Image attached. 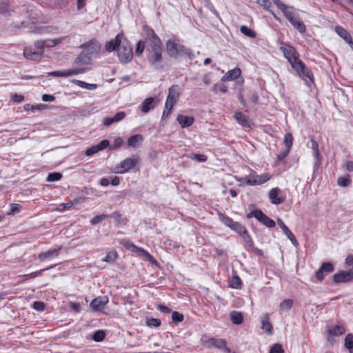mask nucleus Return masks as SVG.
<instances>
[{"instance_id":"obj_31","label":"nucleus","mask_w":353,"mask_h":353,"mask_svg":"<svg viewBox=\"0 0 353 353\" xmlns=\"http://www.w3.org/2000/svg\"><path fill=\"white\" fill-rule=\"evenodd\" d=\"M72 82L75 84V85H79V87L82 88H85V89H88V90H94L97 88V84H94V83H88L85 81H80V80H77V79H72Z\"/></svg>"},{"instance_id":"obj_63","label":"nucleus","mask_w":353,"mask_h":353,"mask_svg":"<svg viewBox=\"0 0 353 353\" xmlns=\"http://www.w3.org/2000/svg\"><path fill=\"white\" fill-rule=\"evenodd\" d=\"M121 243L127 249H131V248L137 249V247L134 243L130 242L129 240L123 239Z\"/></svg>"},{"instance_id":"obj_7","label":"nucleus","mask_w":353,"mask_h":353,"mask_svg":"<svg viewBox=\"0 0 353 353\" xmlns=\"http://www.w3.org/2000/svg\"><path fill=\"white\" fill-rule=\"evenodd\" d=\"M139 161V157L133 155L131 157L126 158L122 161L116 168L117 172L122 174L134 168Z\"/></svg>"},{"instance_id":"obj_37","label":"nucleus","mask_w":353,"mask_h":353,"mask_svg":"<svg viewBox=\"0 0 353 353\" xmlns=\"http://www.w3.org/2000/svg\"><path fill=\"white\" fill-rule=\"evenodd\" d=\"M219 219L226 226H228L230 229H231V227H232V225H234V223L235 222V221H234V220L232 218L229 217L228 216H227L226 214H223V213H219Z\"/></svg>"},{"instance_id":"obj_35","label":"nucleus","mask_w":353,"mask_h":353,"mask_svg":"<svg viewBox=\"0 0 353 353\" xmlns=\"http://www.w3.org/2000/svg\"><path fill=\"white\" fill-rule=\"evenodd\" d=\"M143 140V136L141 134H135L130 137L128 139V145L130 147L135 148L137 143Z\"/></svg>"},{"instance_id":"obj_14","label":"nucleus","mask_w":353,"mask_h":353,"mask_svg":"<svg viewBox=\"0 0 353 353\" xmlns=\"http://www.w3.org/2000/svg\"><path fill=\"white\" fill-rule=\"evenodd\" d=\"M109 299L108 296H100L94 299L90 302V307L93 311H100L104 309Z\"/></svg>"},{"instance_id":"obj_64","label":"nucleus","mask_w":353,"mask_h":353,"mask_svg":"<svg viewBox=\"0 0 353 353\" xmlns=\"http://www.w3.org/2000/svg\"><path fill=\"white\" fill-rule=\"evenodd\" d=\"M290 151V150L289 149H285V150L279 152V154H277L276 159L278 161H282L288 155Z\"/></svg>"},{"instance_id":"obj_13","label":"nucleus","mask_w":353,"mask_h":353,"mask_svg":"<svg viewBox=\"0 0 353 353\" xmlns=\"http://www.w3.org/2000/svg\"><path fill=\"white\" fill-rule=\"evenodd\" d=\"M334 265L330 262H323L316 272L315 276L318 281L321 282L325 278V274H329L334 271Z\"/></svg>"},{"instance_id":"obj_1","label":"nucleus","mask_w":353,"mask_h":353,"mask_svg":"<svg viewBox=\"0 0 353 353\" xmlns=\"http://www.w3.org/2000/svg\"><path fill=\"white\" fill-rule=\"evenodd\" d=\"M272 1L281 10L285 17L289 21L294 29L300 34H304L306 32V26L301 20L299 14L296 12L294 7L286 6L280 0H272Z\"/></svg>"},{"instance_id":"obj_21","label":"nucleus","mask_w":353,"mask_h":353,"mask_svg":"<svg viewBox=\"0 0 353 353\" xmlns=\"http://www.w3.org/2000/svg\"><path fill=\"white\" fill-rule=\"evenodd\" d=\"M234 118L243 127L251 128V122L248 117L241 112H235Z\"/></svg>"},{"instance_id":"obj_61","label":"nucleus","mask_w":353,"mask_h":353,"mask_svg":"<svg viewBox=\"0 0 353 353\" xmlns=\"http://www.w3.org/2000/svg\"><path fill=\"white\" fill-rule=\"evenodd\" d=\"M256 3L265 9H268L272 6L270 0H256Z\"/></svg>"},{"instance_id":"obj_32","label":"nucleus","mask_w":353,"mask_h":353,"mask_svg":"<svg viewBox=\"0 0 353 353\" xmlns=\"http://www.w3.org/2000/svg\"><path fill=\"white\" fill-rule=\"evenodd\" d=\"M47 105L46 104L40 103L37 105H32L30 103L25 104L23 108L26 111L34 112L36 110H42L46 109Z\"/></svg>"},{"instance_id":"obj_24","label":"nucleus","mask_w":353,"mask_h":353,"mask_svg":"<svg viewBox=\"0 0 353 353\" xmlns=\"http://www.w3.org/2000/svg\"><path fill=\"white\" fill-rule=\"evenodd\" d=\"M261 223L263 224L266 227L269 228H274L275 226V222L273 219H270L265 214H264L261 210L260 214H259V218L257 219Z\"/></svg>"},{"instance_id":"obj_52","label":"nucleus","mask_w":353,"mask_h":353,"mask_svg":"<svg viewBox=\"0 0 353 353\" xmlns=\"http://www.w3.org/2000/svg\"><path fill=\"white\" fill-rule=\"evenodd\" d=\"M245 229V226L239 222H234L231 230L235 231L236 233L240 234Z\"/></svg>"},{"instance_id":"obj_59","label":"nucleus","mask_w":353,"mask_h":353,"mask_svg":"<svg viewBox=\"0 0 353 353\" xmlns=\"http://www.w3.org/2000/svg\"><path fill=\"white\" fill-rule=\"evenodd\" d=\"M44 43L43 40H38L34 43V46L37 49V51H41L42 55L44 53V48H46Z\"/></svg>"},{"instance_id":"obj_8","label":"nucleus","mask_w":353,"mask_h":353,"mask_svg":"<svg viewBox=\"0 0 353 353\" xmlns=\"http://www.w3.org/2000/svg\"><path fill=\"white\" fill-rule=\"evenodd\" d=\"M280 50L283 53L284 57L290 62L292 67L301 61V59H299V54L294 47L288 46L287 47H281Z\"/></svg>"},{"instance_id":"obj_42","label":"nucleus","mask_w":353,"mask_h":353,"mask_svg":"<svg viewBox=\"0 0 353 353\" xmlns=\"http://www.w3.org/2000/svg\"><path fill=\"white\" fill-rule=\"evenodd\" d=\"M240 31L244 35L252 39L255 38L256 35V32L254 30L249 28L246 26H241L240 28Z\"/></svg>"},{"instance_id":"obj_26","label":"nucleus","mask_w":353,"mask_h":353,"mask_svg":"<svg viewBox=\"0 0 353 353\" xmlns=\"http://www.w3.org/2000/svg\"><path fill=\"white\" fill-rule=\"evenodd\" d=\"M82 47L88 50L90 53H93L94 52H97L100 48V45L99 42L97 40H90V41L85 43Z\"/></svg>"},{"instance_id":"obj_40","label":"nucleus","mask_w":353,"mask_h":353,"mask_svg":"<svg viewBox=\"0 0 353 353\" xmlns=\"http://www.w3.org/2000/svg\"><path fill=\"white\" fill-rule=\"evenodd\" d=\"M55 266H56V265H53L47 268L40 270L39 271H36V272H32L30 274H25V275H23V277H25L26 279H34L37 276H41L44 271L52 269V268H54Z\"/></svg>"},{"instance_id":"obj_22","label":"nucleus","mask_w":353,"mask_h":353,"mask_svg":"<svg viewBox=\"0 0 353 353\" xmlns=\"http://www.w3.org/2000/svg\"><path fill=\"white\" fill-rule=\"evenodd\" d=\"M176 121L180 124L181 127L184 128L191 126L194 123V119L192 117L179 114L177 116Z\"/></svg>"},{"instance_id":"obj_23","label":"nucleus","mask_w":353,"mask_h":353,"mask_svg":"<svg viewBox=\"0 0 353 353\" xmlns=\"http://www.w3.org/2000/svg\"><path fill=\"white\" fill-rule=\"evenodd\" d=\"M155 100L153 97L145 99L141 103V112L147 113L155 108Z\"/></svg>"},{"instance_id":"obj_2","label":"nucleus","mask_w":353,"mask_h":353,"mask_svg":"<svg viewBox=\"0 0 353 353\" xmlns=\"http://www.w3.org/2000/svg\"><path fill=\"white\" fill-rule=\"evenodd\" d=\"M163 50L162 43H154L152 46L146 47L148 61L153 69L158 71H162L165 68Z\"/></svg>"},{"instance_id":"obj_16","label":"nucleus","mask_w":353,"mask_h":353,"mask_svg":"<svg viewBox=\"0 0 353 353\" xmlns=\"http://www.w3.org/2000/svg\"><path fill=\"white\" fill-rule=\"evenodd\" d=\"M281 190L279 188H274L269 192L268 196L271 203L274 205H280L285 201L284 196H279Z\"/></svg>"},{"instance_id":"obj_39","label":"nucleus","mask_w":353,"mask_h":353,"mask_svg":"<svg viewBox=\"0 0 353 353\" xmlns=\"http://www.w3.org/2000/svg\"><path fill=\"white\" fill-rule=\"evenodd\" d=\"M243 283L241 279L238 275L233 276L230 282V288L234 289H241L242 288Z\"/></svg>"},{"instance_id":"obj_20","label":"nucleus","mask_w":353,"mask_h":353,"mask_svg":"<svg viewBox=\"0 0 353 353\" xmlns=\"http://www.w3.org/2000/svg\"><path fill=\"white\" fill-rule=\"evenodd\" d=\"M23 55L30 60H37L42 57V52L33 50L31 47H26L23 50Z\"/></svg>"},{"instance_id":"obj_50","label":"nucleus","mask_w":353,"mask_h":353,"mask_svg":"<svg viewBox=\"0 0 353 353\" xmlns=\"http://www.w3.org/2000/svg\"><path fill=\"white\" fill-rule=\"evenodd\" d=\"M269 353H284V350L281 344L274 343L271 347Z\"/></svg>"},{"instance_id":"obj_36","label":"nucleus","mask_w":353,"mask_h":353,"mask_svg":"<svg viewBox=\"0 0 353 353\" xmlns=\"http://www.w3.org/2000/svg\"><path fill=\"white\" fill-rule=\"evenodd\" d=\"M328 332L330 335L340 336L345 334V329L341 325H335L332 328H330L328 330Z\"/></svg>"},{"instance_id":"obj_54","label":"nucleus","mask_w":353,"mask_h":353,"mask_svg":"<svg viewBox=\"0 0 353 353\" xmlns=\"http://www.w3.org/2000/svg\"><path fill=\"white\" fill-rule=\"evenodd\" d=\"M32 307L37 311L41 312L44 310L46 305L42 301H34L32 304Z\"/></svg>"},{"instance_id":"obj_38","label":"nucleus","mask_w":353,"mask_h":353,"mask_svg":"<svg viewBox=\"0 0 353 353\" xmlns=\"http://www.w3.org/2000/svg\"><path fill=\"white\" fill-rule=\"evenodd\" d=\"M345 347L350 353H353V334H347L345 338Z\"/></svg>"},{"instance_id":"obj_47","label":"nucleus","mask_w":353,"mask_h":353,"mask_svg":"<svg viewBox=\"0 0 353 353\" xmlns=\"http://www.w3.org/2000/svg\"><path fill=\"white\" fill-rule=\"evenodd\" d=\"M44 41V44L46 48H51L54 47L56 45L60 43L62 41V39H46Z\"/></svg>"},{"instance_id":"obj_25","label":"nucleus","mask_w":353,"mask_h":353,"mask_svg":"<svg viewBox=\"0 0 353 353\" xmlns=\"http://www.w3.org/2000/svg\"><path fill=\"white\" fill-rule=\"evenodd\" d=\"M261 321L262 323L261 328L268 334H272L273 327L269 321V315L267 313H265L261 316Z\"/></svg>"},{"instance_id":"obj_44","label":"nucleus","mask_w":353,"mask_h":353,"mask_svg":"<svg viewBox=\"0 0 353 353\" xmlns=\"http://www.w3.org/2000/svg\"><path fill=\"white\" fill-rule=\"evenodd\" d=\"M105 332L103 330H99L94 332L92 336V339L96 342H101L105 339Z\"/></svg>"},{"instance_id":"obj_27","label":"nucleus","mask_w":353,"mask_h":353,"mask_svg":"<svg viewBox=\"0 0 353 353\" xmlns=\"http://www.w3.org/2000/svg\"><path fill=\"white\" fill-rule=\"evenodd\" d=\"M241 71L239 68H234L229 70L223 77V81H232L236 79L241 75Z\"/></svg>"},{"instance_id":"obj_41","label":"nucleus","mask_w":353,"mask_h":353,"mask_svg":"<svg viewBox=\"0 0 353 353\" xmlns=\"http://www.w3.org/2000/svg\"><path fill=\"white\" fill-rule=\"evenodd\" d=\"M293 305V301L292 299H285L283 301H282L279 305V309L281 312L283 311H289Z\"/></svg>"},{"instance_id":"obj_58","label":"nucleus","mask_w":353,"mask_h":353,"mask_svg":"<svg viewBox=\"0 0 353 353\" xmlns=\"http://www.w3.org/2000/svg\"><path fill=\"white\" fill-rule=\"evenodd\" d=\"M351 183L350 178H338L337 183L342 187H346Z\"/></svg>"},{"instance_id":"obj_49","label":"nucleus","mask_w":353,"mask_h":353,"mask_svg":"<svg viewBox=\"0 0 353 353\" xmlns=\"http://www.w3.org/2000/svg\"><path fill=\"white\" fill-rule=\"evenodd\" d=\"M117 256L118 255L117 252H108L105 257L103 259V261L112 263L117 259Z\"/></svg>"},{"instance_id":"obj_19","label":"nucleus","mask_w":353,"mask_h":353,"mask_svg":"<svg viewBox=\"0 0 353 353\" xmlns=\"http://www.w3.org/2000/svg\"><path fill=\"white\" fill-rule=\"evenodd\" d=\"M278 224L279 227L282 229L283 233L287 236V237L290 240L292 243L295 245H299V242L297 241L295 236L294 234L290 230V229L288 228V226L284 223V222L279 219H278Z\"/></svg>"},{"instance_id":"obj_60","label":"nucleus","mask_w":353,"mask_h":353,"mask_svg":"<svg viewBox=\"0 0 353 353\" xmlns=\"http://www.w3.org/2000/svg\"><path fill=\"white\" fill-rule=\"evenodd\" d=\"M107 216H108V218L114 219L117 221V223H121V214L119 213V212H117V211L114 212L112 214H107Z\"/></svg>"},{"instance_id":"obj_11","label":"nucleus","mask_w":353,"mask_h":353,"mask_svg":"<svg viewBox=\"0 0 353 353\" xmlns=\"http://www.w3.org/2000/svg\"><path fill=\"white\" fill-rule=\"evenodd\" d=\"M125 39L124 38V34L123 32L119 33L113 39L108 41L105 43V50L108 52H111L115 50H119L121 44L123 43V40Z\"/></svg>"},{"instance_id":"obj_15","label":"nucleus","mask_w":353,"mask_h":353,"mask_svg":"<svg viewBox=\"0 0 353 353\" xmlns=\"http://www.w3.org/2000/svg\"><path fill=\"white\" fill-rule=\"evenodd\" d=\"M109 141L104 139L97 145H94L90 148H88L85 152L86 156H92L99 151L103 150L109 146Z\"/></svg>"},{"instance_id":"obj_33","label":"nucleus","mask_w":353,"mask_h":353,"mask_svg":"<svg viewBox=\"0 0 353 353\" xmlns=\"http://www.w3.org/2000/svg\"><path fill=\"white\" fill-rule=\"evenodd\" d=\"M147 42L143 40H140L137 42L135 48V54L138 57L142 55L144 50H146Z\"/></svg>"},{"instance_id":"obj_56","label":"nucleus","mask_w":353,"mask_h":353,"mask_svg":"<svg viewBox=\"0 0 353 353\" xmlns=\"http://www.w3.org/2000/svg\"><path fill=\"white\" fill-rule=\"evenodd\" d=\"M85 71V68H73V69H68V75L70 77L72 75H75L81 73H83Z\"/></svg>"},{"instance_id":"obj_43","label":"nucleus","mask_w":353,"mask_h":353,"mask_svg":"<svg viewBox=\"0 0 353 353\" xmlns=\"http://www.w3.org/2000/svg\"><path fill=\"white\" fill-rule=\"evenodd\" d=\"M90 61V57H88L84 53H81L74 60V63H83V64H89Z\"/></svg>"},{"instance_id":"obj_17","label":"nucleus","mask_w":353,"mask_h":353,"mask_svg":"<svg viewBox=\"0 0 353 353\" xmlns=\"http://www.w3.org/2000/svg\"><path fill=\"white\" fill-rule=\"evenodd\" d=\"M240 182V185H259L268 181L270 178H236Z\"/></svg>"},{"instance_id":"obj_34","label":"nucleus","mask_w":353,"mask_h":353,"mask_svg":"<svg viewBox=\"0 0 353 353\" xmlns=\"http://www.w3.org/2000/svg\"><path fill=\"white\" fill-rule=\"evenodd\" d=\"M311 148L313 151L314 157L317 161H321V154L319 150V144L314 139H311Z\"/></svg>"},{"instance_id":"obj_29","label":"nucleus","mask_w":353,"mask_h":353,"mask_svg":"<svg viewBox=\"0 0 353 353\" xmlns=\"http://www.w3.org/2000/svg\"><path fill=\"white\" fill-rule=\"evenodd\" d=\"M230 320L234 325H240L243 321L242 314L238 311H232L230 312Z\"/></svg>"},{"instance_id":"obj_48","label":"nucleus","mask_w":353,"mask_h":353,"mask_svg":"<svg viewBox=\"0 0 353 353\" xmlns=\"http://www.w3.org/2000/svg\"><path fill=\"white\" fill-rule=\"evenodd\" d=\"M48 76L56 77H68L67 70L60 71H52L48 73Z\"/></svg>"},{"instance_id":"obj_12","label":"nucleus","mask_w":353,"mask_h":353,"mask_svg":"<svg viewBox=\"0 0 353 353\" xmlns=\"http://www.w3.org/2000/svg\"><path fill=\"white\" fill-rule=\"evenodd\" d=\"M333 281L335 283H348L353 281V270L339 271L333 275Z\"/></svg>"},{"instance_id":"obj_46","label":"nucleus","mask_w":353,"mask_h":353,"mask_svg":"<svg viewBox=\"0 0 353 353\" xmlns=\"http://www.w3.org/2000/svg\"><path fill=\"white\" fill-rule=\"evenodd\" d=\"M293 136L291 133H287L285 135L284 138V143L286 147V149H289L290 150L292 143H293Z\"/></svg>"},{"instance_id":"obj_5","label":"nucleus","mask_w":353,"mask_h":353,"mask_svg":"<svg viewBox=\"0 0 353 353\" xmlns=\"http://www.w3.org/2000/svg\"><path fill=\"white\" fill-rule=\"evenodd\" d=\"M292 68L305 82L310 81L313 83L314 76L312 71L307 68L305 64L301 60L296 63L295 65H293Z\"/></svg>"},{"instance_id":"obj_18","label":"nucleus","mask_w":353,"mask_h":353,"mask_svg":"<svg viewBox=\"0 0 353 353\" xmlns=\"http://www.w3.org/2000/svg\"><path fill=\"white\" fill-rule=\"evenodd\" d=\"M62 249V246H58L57 248L50 249L46 252H41L38 254V259L40 261H44L48 259H51L54 257H57L59 256L61 250Z\"/></svg>"},{"instance_id":"obj_10","label":"nucleus","mask_w":353,"mask_h":353,"mask_svg":"<svg viewBox=\"0 0 353 353\" xmlns=\"http://www.w3.org/2000/svg\"><path fill=\"white\" fill-rule=\"evenodd\" d=\"M179 88L176 85H172L168 90V94L165 103V108H173L179 97Z\"/></svg>"},{"instance_id":"obj_4","label":"nucleus","mask_w":353,"mask_h":353,"mask_svg":"<svg viewBox=\"0 0 353 353\" xmlns=\"http://www.w3.org/2000/svg\"><path fill=\"white\" fill-rule=\"evenodd\" d=\"M119 60L123 63H128L132 60L133 52L130 43L124 39L123 43L118 50Z\"/></svg>"},{"instance_id":"obj_28","label":"nucleus","mask_w":353,"mask_h":353,"mask_svg":"<svg viewBox=\"0 0 353 353\" xmlns=\"http://www.w3.org/2000/svg\"><path fill=\"white\" fill-rule=\"evenodd\" d=\"M80 198L74 199L73 201H70L68 203H60L57 207V210L62 212L66 210L71 209L74 205L79 203Z\"/></svg>"},{"instance_id":"obj_55","label":"nucleus","mask_w":353,"mask_h":353,"mask_svg":"<svg viewBox=\"0 0 353 353\" xmlns=\"http://www.w3.org/2000/svg\"><path fill=\"white\" fill-rule=\"evenodd\" d=\"M146 324L148 326L159 327L161 325V321L157 319L150 318L147 319Z\"/></svg>"},{"instance_id":"obj_9","label":"nucleus","mask_w":353,"mask_h":353,"mask_svg":"<svg viewBox=\"0 0 353 353\" xmlns=\"http://www.w3.org/2000/svg\"><path fill=\"white\" fill-rule=\"evenodd\" d=\"M143 31L145 35L143 41L147 42V46H152L154 43H162L161 39L150 26L144 25L143 26Z\"/></svg>"},{"instance_id":"obj_30","label":"nucleus","mask_w":353,"mask_h":353,"mask_svg":"<svg viewBox=\"0 0 353 353\" xmlns=\"http://www.w3.org/2000/svg\"><path fill=\"white\" fill-rule=\"evenodd\" d=\"M335 30H336V33L341 38H343L347 43H349V42H350L352 41V37H351L350 34L343 27H341V26H336Z\"/></svg>"},{"instance_id":"obj_53","label":"nucleus","mask_w":353,"mask_h":353,"mask_svg":"<svg viewBox=\"0 0 353 353\" xmlns=\"http://www.w3.org/2000/svg\"><path fill=\"white\" fill-rule=\"evenodd\" d=\"M190 159L195 160L198 162H205L207 161V157L205 154H192Z\"/></svg>"},{"instance_id":"obj_6","label":"nucleus","mask_w":353,"mask_h":353,"mask_svg":"<svg viewBox=\"0 0 353 353\" xmlns=\"http://www.w3.org/2000/svg\"><path fill=\"white\" fill-rule=\"evenodd\" d=\"M201 343L208 348L215 347L223 350L228 353L230 352V349L227 347V343L225 340L222 339H216L213 337L207 339H201Z\"/></svg>"},{"instance_id":"obj_45","label":"nucleus","mask_w":353,"mask_h":353,"mask_svg":"<svg viewBox=\"0 0 353 353\" xmlns=\"http://www.w3.org/2000/svg\"><path fill=\"white\" fill-rule=\"evenodd\" d=\"M108 216L105 214L94 216L91 220L90 223L93 225H97L101 223L104 219H107Z\"/></svg>"},{"instance_id":"obj_3","label":"nucleus","mask_w":353,"mask_h":353,"mask_svg":"<svg viewBox=\"0 0 353 353\" xmlns=\"http://www.w3.org/2000/svg\"><path fill=\"white\" fill-rule=\"evenodd\" d=\"M165 49L169 57L172 58L187 57L192 59L194 57V54L190 49L187 48L175 39H168L165 42Z\"/></svg>"},{"instance_id":"obj_57","label":"nucleus","mask_w":353,"mask_h":353,"mask_svg":"<svg viewBox=\"0 0 353 353\" xmlns=\"http://www.w3.org/2000/svg\"><path fill=\"white\" fill-rule=\"evenodd\" d=\"M19 212V205L17 203H12L10 205V208L8 212H7V215H13L15 213Z\"/></svg>"},{"instance_id":"obj_51","label":"nucleus","mask_w":353,"mask_h":353,"mask_svg":"<svg viewBox=\"0 0 353 353\" xmlns=\"http://www.w3.org/2000/svg\"><path fill=\"white\" fill-rule=\"evenodd\" d=\"M172 319L175 323H180L183 321L184 316L181 313L175 311L172 314Z\"/></svg>"},{"instance_id":"obj_62","label":"nucleus","mask_w":353,"mask_h":353,"mask_svg":"<svg viewBox=\"0 0 353 353\" xmlns=\"http://www.w3.org/2000/svg\"><path fill=\"white\" fill-rule=\"evenodd\" d=\"M11 99L14 102L19 103L24 100V97L21 94H18L15 93L12 94Z\"/></svg>"}]
</instances>
